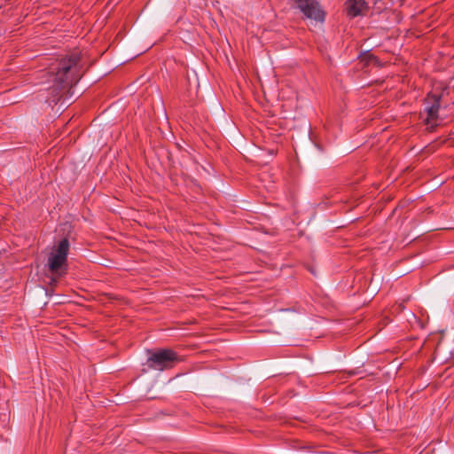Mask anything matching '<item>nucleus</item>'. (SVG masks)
Segmentation results:
<instances>
[{"mask_svg": "<svg viewBox=\"0 0 454 454\" xmlns=\"http://www.w3.org/2000/svg\"><path fill=\"white\" fill-rule=\"evenodd\" d=\"M146 364L150 369L156 371L168 370L180 362L176 352L169 348L148 350Z\"/></svg>", "mask_w": 454, "mask_h": 454, "instance_id": "f03ea898", "label": "nucleus"}, {"mask_svg": "<svg viewBox=\"0 0 454 454\" xmlns=\"http://www.w3.org/2000/svg\"><path fill=\"white\" fill-rule=\"evenodd\" d=\"M367 8V3L364 0H347L346 10L348 16L355 18L362 14L363 10Z\"/></svg>", "mask_w": 454, "mask_h": 454, "instance_id": "423d86ee", "label": "nucleus"}, {"mask_svg": "<svg viewBox=\"0 0 454 454\" xmlns=\"http://www.w3.org/2000/svg\"><path fill=\"white\" fill-rule=\"evenodd\" d=\"M82 70V57L78 51L66 55L51 64L50 73L53 76L52 91L54 98L52 101H59L66 90L80 81L83 74Z\"/></svg>", "mask_w": 454, "mask_h": 454, "instance_id": "f257e3e1", "label": "nucleus"}, {"mask_svg": "<svg viewBox=\"0 0 454 454\" xmlns=\"http://www.w3.org/2000/svg\"><path fill=\"white\" fill-rule=\"evenodd\" d=\"M294 7L300 10L305 18L323 22L325 12L321 9L319 3L316 0H293Z\"/></svg>", "mask_w": 454, "mask_h": 454, "instance_id": "20e7f679", "label": "nucleus"}, {"mask_svg": "<svg viewBox=\"0 0 454 454\" xmlns=\"http://www.w3.org/2000/svg\"><path fill=\"white\" fill-rule=\"evenodd\" d=\"M69 247L70 244L68 239L64 238L52 249V252L48 258V267L52 274L63 276L67 273V262Z\"/></svg>", "mask_w": 454, "mask_h": 454, "instance_id": "7ed1b4c3", "label": "nucleus"}, {"mask_svg": "<svg viewBox=\"0 0 454 454\" xmlns=\"http://www.w3.org/2000/svg\"><path fill=\"white\" fill-rule=\"evenodd\" d=\"M441 100L442 96L433 92L428 93L426 97L424 111L427 114L425 120L427 125H430L432 127L437 125Z\"/></svg>", "mask_w": 454, "mask_h": 454, "instance_id": "39448f33", "label": "nucleus"}]
</instances>
